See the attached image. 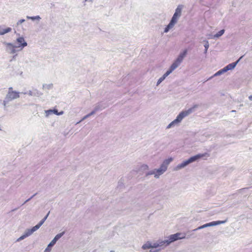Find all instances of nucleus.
<instances>
[{"label": "nucleus", "mask_w": 252, "mask_h": 252, "mask_svg": "<svg viewBox=\"0 0 252 252\" xmlns=\"http://www.w3.org/2000/svg\"><path fill=\"white\" fill-rule=\"evenodd\" d=\"M177 67L174 64H172L169 69L163 74L166 77L172 72Z\"/></svg>", "instance_id": "obj_12"}, {"label": "nucleus", "mask_w": 252, "mask_h": 252, "mask_svg": "<svg viewBox=\"0 0 252 252\" xmlns=\"http://www.w3.org/2000/svg\"><path fill=\"white\" fill-rule=\"evenodd\" d=\"M174 26L171 24V23H169V24L166 26L165 28L164 32L167 33L169 32V31Z\"/></svg>", "instance_id": "obj_25"}, {"label": "nucleus", "mask_w": 252, "mask_h": 252, "mask_svg": "<svg viewBox=\"0 0 252 252\" xmlns=\"http://www.w3.org/2000/svg\"><path fill=\"white\" fill-rule=\"evenodd\" d=\"M36 194V193H35L34 194H33L32 196L31 197H30V198L28 199L27 200H26L25 201V202L23 204H25L26 203H27V202L29 201Z\"/></svg>", "instance_id": "obj_40"}, {"label": "nucleus", "mask_w": 252, "mask_h": 252, "mask_svg": "<svg viewBox=\"0 0 252 252\" xmlns=\"http://www.w3.org/2000/svg\"><path fill=\"white\" fill-rule=\"evenodd\" d=\"M179 18V17L176 16L175 15H173V16L170 22V23H171V24H172L174 26L175 25V24H176V23L177 22L178 19Z\"/></svg>", "instance_id": "obj_21"}, {"label": "nucleus", "mask_w": 252, "mask_h": 252, "mask_svg": "<svg viewBox=\"0 0 252 252\" xmlns=\"http://www.w3.org/2000/svg\"><path fill=\"white\" fill-rule=\"evenodd\" d=\"M50 248L51 247H48V246L44 250V252H50L51 251Z\"/></svg>", "instance_id": "obj_44"}, {"label": "nucleus", "mask_w": 252, "mask_h": 252, "mask_svg": "<svg viewBox=\"0 0 252 252\" xmlns=\"http://www.w3.org/2000/svg\"><path fill=\"white\" fill-rule=\"evenodd\" d=\"M204 46L205 47L204 53L206 54L207 52V51H208V49L209 48V43L208 41H205V43Z\"/></svg>", "instance_id": "obj_28"}, {"label": "nucleus", "mask_w": 252, "mask_h": 252, "mask_svg": "<svg viewBox=\"0 0 252 252\" xmlns=\"http://www.w3.org/2000/svg\"><path fill=\"white\" fill-rule=\"evenodd\" d=\"M111 252H114V251H111Z\"/></svg>", "instance_id": "obj_54"}, {"label": "nucleus", "mask_w": 252, "mask_h": 252, "mask_svg": "<svg viewBox=\"0 0 252 252\" xmlns=\"http://www.w3.org/2000/svg\"><path fill=\"white\" fill-rule=\"evenodd\" d=\"M224 73H225L224 70H223V69H221L219 70L218 71H217L215 74H214V75L213 76L210 77L208 80L211 79L214 77L220 75Z\"/></svg>", "instance_id": "obj_23"}, {"label": "nucleus", "mask_w": 252, "mask_h": 252, "mask_svg": "<svg viewBox=\"0 0 252 252\" xmlns=\"http://www.w3.org/2000/svg\"><path fill=\"white\" fill-rule=\"evenodd\" d=\"M41 18L39 16H33V17H31V19L34 21V20H40Z\"/></svg>", "instance_id": "obj_35"}, {"label": "nucleus", "mask_w": 252, "mask_h": 252, "mask_svg": "<svg viewBox=\"0 0 252 252\" xmlns=\"http://www.w3.org/2000/svg\"><path fill=\"white\" fill-rule=\"evenodd\" d=\"M142 248L143 250L152 248V244L148 242L142 246Z\"/></svg>", "instance_id": "obj_24"}, {"label": "nucleus", "mask_w": 252, "mask_h": 252, "mask_svg": "<svg viewBox=\"0 0 252 252\" xmlns=\"http://www.w3.org/2000/svg\"><path fill=\"white\" fill-rule=\"evenodd\" d=\"M36 230H37L36 229H35V227L33 226L31 229H26L24 234H25L27 237L31 235L34 232H35Z\"/></svg>", "instance_id": "obj_13"}, {"label": "nucleus", "mask_w": 252, "mask_h": 252, "mask_svg": "<svg viewBox=\"0 0 252 252\" xmlns=\"http://www.w3.org/2000/svg\"><path fill=\"white\" fill-rule=\"evenodd\" d=\"M167 170L166 167L161 164L160 167L158 169H155L156 173L155 177L158 179L160 175L163 174Z\"/></svg>", "instance_id": "obj_8"}, {"label": "nucleus", "mask_w": 252, "mask_h": 252, "mask_svg": "<svg viewBox=\"0 0 252 252\" xmlns=\"http://www.w3.org/2000/svg\"><path fill=\"white\" fill-rule=\"evenodd\" d=\"M204 226L205 228L209 227V223H206L204 224Z\"/></svg>", "instance_id": "obj_48"}, {"label": "nucleus", "mask_w": 252, "mask_h": 252, "mask_svg": "<svg viewBox=\"0 0 252 252\" xmlns=\"http://www.w3.org/2000/svg\"><path fill=\"white\" fill-rule=\"evenodd\" d=\"M209 154L207 153L204 154H197L194 156L190 157L188 160H185L183 161L182 163L178 164L177 166L175 167V169L176 170H180L185 167L189 164L198 160L201 158H203L205 157H209Z\"/></svg>", "instance_id": "obj_3"}, {"label": "nucleus", "mask_w": 252, "mask_h": 252, "mask_svg": "<svg viewBox=\"0 0 252 252\" xmlns=\"http://www.w3.org/2000/svg\"><path fill=\"white\" fill-rule=\"evenodd\" d=\"M226 221V220H218L212 221L209 223V227L223 224Z\"/></svg>", "instance_id": "obj_14"}, {"label": "nucleus", "mask_w": 252, "mask_h": 252, "mask_svg": "<svg viewBox=\"0 0 252 252\" xmlns=\"http://www.w3.org/2000/svg\"><path fill=\"white\" fill-rule=\"evenodd\" d=\"M63 111H62L59 113L58 112V115H63Z\"/></svg>", "instance_id": "obj_50"}, {"label": "nucleus", "mask_w": 252, "mask_h": 252, "mask_svg": "<svg viewBox=\"0 0 252 252\" xmlns=\"http://www.w3.org/2000/svg\"><path fill=\"white\" fill-rule=\"evenodd\" d=\"M49 214H50V212H49L48 213V214L46 215V216H45V217L43 219V220L44 221H45V220H46V219H47V218H48V216H49Z\"/></svg>", "instance_id": "obj_46"}, {"label": "nucleus", "mask_w": 252, "mask_h": 252, "mask_svg": "<svg viewBox=\"0 0 252 252\" xmlns=\"http://www.w3.org/2000/svg\"><path fill=\"white\" fill-rule=\"evenodd\" d=\"M36 194V193H35L34 194H33L32 196L31 197H30V198L28 199L27 200H26L25 201V202L23 204H25L26 203H27V202L29 201Z\"/></svg>", "instance_id": "obj_36"}, {"label": "nucleus", "mask_w": 252, "mask_h": 252, "mask_svg": "<svg viewBox=\"0 0 252 252\" xmlns=\"http://www.w3.org/2000/svg\"><path fill=\"white\" fill-rule=\"evenodd\" d=\"M53 113L58 115V110L57 109H53Z\"/></svg>", "instance_id": "obj_45"}, {"label": "nucleus", "mask_w": 252, "mask_h": 252, "mask_svg": "<svg viewBox=\"0 0 252 252\" xmlns=\"http://www.w3.org/2000/svg\"><path fill=\"white\" fill-rule=\"evenodd\" d=\"M26 18H27L28 19H31V16H27L26 17Z\"/></svg>", "instance_id": "obj_53"}, {"label": "nucleus", "mask_w": 252, "mask_h": 252, "mask_svg": "<svg viewBox=\"0 0 252 252\" xmlns=\"http://www.w3.org/2000/svg\"><path fill=\"white\" fill-rule=\"evenodd\" d=\"M24 94H28L30 96H39L42 94L37 91V90L35 89L32 91H29L28 93H24Z\"/></svg>", "instance_id": "obj_10"}, {"label": "nucleus", "mask_w": 252, "mask_h": 252, "mask_svg": "<svg viewBox=\"0 0 252 252\" xmlns=\"http://www.w3.org/2000/svg\"><path fill=\"white\" fill-rule=\"evenodd\" d=\"M44 222L45 221L43 219H42L37 224L34 226L35 228L36 229V230L40 228V227L44 223Z\"/></svg>", "instance_id": "obj_27"}, {"label": "nucleus", "mask_w": 252, "mask_h": 252, "mask_svg": "<svg viewBox=\"0 0 252 252\" xmlns=\"http://www.w3.org/2000/svg\"><path fill=\"white\" fill-rule=\"evenodd\" d=\"M94 112H93V111L90 113L89 114L85 115L84 117H83L82 119L79 121L78 122H77L76 124L77 125L78 124H79L80 122H81L82 121L85 120V119H86L87 118L90 117L91 116H92L93 115H94Z\"/></svg>", "instance_id": "obj_20"}, {"label": "nucleus", "mask_w": 252, "mask_h": 252, "mask_svg": "<svg viewBox=\"0 0 252 252\" xmlns=\"http://www.w3.org/2000/svg\"><path fill=\"white\" fill-rule=\"evenodd\" d=\"M104 108H105V107H102V106L100 104H97L95 106L93 111L94 112V113L95 114L97 111H98L100 110H102Z\"/></svg>", "instance_id": "obj_19"}, {"label": "nucleus", "mask_w": 252, "mask_h": 252, "mask_svg": "<svg viewBox=\"0 0 252 252\" xmlns=\"http://www.w3.org/2000/svg\"><path fill=\"white\" fill-rule=\"evenodd\" d=\"M149 169V166L147 164H143L141 166L140 170L141 171H145Z\"/></svg>", "instance_id": "obj_30"}, {"label": "nucleus", "mask_w": 252, "mask_h": 252, "mask_svg": "<svg viewBox=\"0 0 252 252\" xmlns=\"http://www.w3.org/2000/svg\"><path fill=\"white\" fill-rule=\"evenodd\" d=\"M198 107L199 105L198 104H195L189 109L180 112L177 116L176 118L167 126V128H170L172 126L179 124L184 118L194 112L195 109Z\"/></svg>", "instance_id": "obj_2"}, {"label": "nucleus", "mask_w": 252, "mask_h": 252, "mask_svg": "<svg viewBox=\"0 0 252 252\" xmlns=\"http://www.w3.org/2000/svg\"><path fill=\"white\" fill-rule=\"evenodd\" d=\"M17 56V54H15V55L13 56V58H12V59L13 60H15V58Z\"/></svg>", "instance_id": "obj_51"}, {"label": "nucleus", "mask_w": 252, "mask_h": 252, "mask_svg": "<svg viewBox=\"0 0 252 252\" xmlns=\"http://www.w3.org/2000/svg\"><path fill=\"white\" fill-rule=\"evenodd\" d=\"M204 224L200 226H199L198 227H197V228L193 230V231H196L197 230H199V229H203V228H204Z\"/></svg>", "instance_id": "obj_41"}, {"label": "nucleus", "mask_w": 252, "mask_h": 252, "mask_svg": "<svg viewBox=\"0 0 252 252\" xmlns=\"http://www.w3.org/2000/svg\"><path fill=\"white\" fill-rule=\"evenodd\" d=\"M53 84H43V89L46 90H50L53 88Z\"/></svg>", "instance_id": "obj_26"}, {"label": "nucleus", "mask_w": 252, "mask_h": 252, "mask_svg": "<svg viewBox=\"0 0 252 252\" xmlns=\"http://www.w3.org/2000/svg\"><path fill=\"white\" fill-rule=\"evenodd\" d=\"M166 78V77L163 75L162 76H161L158 81L157 83V86L159 85Z\"/></svg>", "instance_id": "obj_29"}, {"label": "nucleus", "mask_w": 252, "mask_h": 252, "mask_svg": "<svg viewBox=\"0 0 252 252\" xmlns=\"http://www.w3.org/2000/svg\"><path fill=\"white\" fill-rule=\"evenodd\" d=\"M14 92V91H13V88L12 87H10L8 88V92Z\"/></svg>", "instance_id": "obj_47"}, {"label": "nucleus", "mask_w": 252, "mask_h": 252, "mask_svg": "<svg viewBox=\"0 0 252 252\" xmlns=\"http://www.w3.org/2000/svg\"><path fill=\"white\" fill-rule=\"evenodd\" d=\"M172 160L173 158H170L168 159L164 160L161 164L164 166L167 169L168 165Z\"/></svg>", "instance_id": "obj_18"}, {"label": "nucleus", "mask_w": 252, "mask_h": 252, "mask_svg": "<svg viewBox=\"0 0 252 252\" xmlns=\"http://www.w3.org/2000/svg\"><path fill=\"white\" fill-rule=\"evenodd\" d=\"M45 113H46V116H48L49 115L53 113V110L50 109V110H46V111H45Z\"/></svg>", "instance_id": "obj_34"}, {"label": "nucleus", "mask_w": 252, "mask_h": 252, "mask_svg": "<svg viewBox=\"0 0 252 252\" xmlns=\"http://www.w3.org/2000/svg\"><path fill=\"white\" fill-rule=\"evenodd\" d=\"M172 160L173 158H170L168 159L164 160L161 164L164 166L167 169L168 165Z\"/></svg>", "instance_id": "obj_17"}, {"label": "nucleus", "mask_w": 252, "mask_h": 252, "mask_svg": "<svg viewBox=\"0 0 252 252\" xmlns=\"http://www.w3.org/2000/svg\"><path fill=\"white\" fill-rule=\"evenodd\" d=\"M16 42L17 43V47L19 51L22 50V49L27 46L28 44L24 38L22 36L19 37L16 39Z\"/></svg>", "instance_id": "obj_7"}, {"label": "nucleus", "mask_w": 252, "mask_h": 252, "mask_svg": "<svg viewBox=\"0 0 252 252\" xmlns=\"http://www.w3.org/2000/svg\"><path fill=\"white\" fill-rule=\"evenodd\" d=\"M36 194V193H35L34 194H33L32 196L31 197H30V198L28 199L27 200H26L25 201V202L23 204H25L26 203H27V202L29 201Z\"/></svg>", "instance_id": "obj_38"}, {"label": "nucleus", "mask_w": 252, "mask_h": 252, "mask_svg": "<svg viewBox=\"0 0 252 252\" xmlns=\"http://www.w3.org/2000/svg\"><path fill=\"white\" fill-rule=\"evenodd\" d=\"M223 70H224V72H227V71L229 70V69L228 68V67L227 66V65H226V66H225L224 68H222Z\"/></svg>", "instance_id": "obj_43"}, {"label": "nucleus", "mask_w": 252, "mask_h": 252, "mask_svg": "<svg viewBox=\"0 0 252 252\" xmlns=\"http://www.w3.org/2000/svg\"><path fill=\"white\" fill-rule=\"evenodd\" d=\"M3 44L5 46L6 51L10 54H15L17 51H19L17 47V45L12 43L4 41L3 42Z\"/></svg>", "instance_id": "obj_5"}, {"label": "nucleus", "mask_w": 252, "mask_h": 252, "mask_svg": "<svg viewBox=\"0 0 252 252\" xmlns=\"http://www.w3.org/2000/svg\"><path fill=\"white\" fill-rule=\"evenodd\" d=\"M249 98L250 99V100H252V95L249 96Z\"/></svg>", "instance_id": "obj_52"}, {"label": "nucleus", "mask_w": 252, "mask_h": 252, "mask_svg": "<svg viewBox=\"0 0 252 252\" xmlns=\"http://www.w3.org/2000/svg\"><path fill=\"white\" fill-rule=\"evenodd\" d=\"M36 194V193H35L34 194H33L32 196L31 197H30V198L28 199L27 200H26L25 201V202L23 204H25L26 203H27V202L29 201Z\"/></svg>", "instance_id": "obj_37"}, {"label": "nucleus", "mask_w": 252, "mask_h": 252, "mask_svg": "<svg viewBox=\"0 0 252 252\" xmlns=\"http://www.w3.org/2000/svg\"><path fill=\"white\" fill-rule=\"evenodd\" d=\"M25 20L24 19H21L17 22V25H20L24 22Z\"/></svg>", "instance_id": "obj_42"}, {"label": "nucleus", "mask_w": 252, "mask_h": 252, "mask_svg": "<svg viewBox=\"0 0 252 252\" xmlns=\"http://www.w3.org/2000/svg\"><path fill=\"white\" fill-rule=\"evenodd\" d=\"M64 232H63L56 235L54 238L51 241V242L48 244V247H53L57 242V241L61 238L64 234Z\"/></svg>", "instance_id": "obj_9"}, {"label": "nucleus", "mask_w": 252, "mask_h": 252, "mask_svg": "<svg viewBox=\"0 0 252 252\" xmlns=\"http://www.w3.org/2000/svg\"><path fill=\"white\" fill-rule=\"evenodd\" d=\"M183 8V5H179L177 6V8L175 10V12L174 15H176L178 17H180L181 16L182 10Z\"/></svg>", "instance_id": "obj_11"}, {"label": "nucleus", "mask_w": 252, "mask_h": 252, "mask_svg": "<svg viewBox=\"0 0 252 252\" xmlns=\"http://www.w3.org/2000/svg\"><path fill=\"white\" fill-rule=\"evenodd\" d=\"M19 97V92L16 91L8 92L3 102V106L5 107L6 106V104L8 103L10 101L14 99H17Z\"/></svg>", "instance_id": "obj_4"}, {"label": "nucleus", "mask_w": 252, "mask_h": 252, "mask_svg": "<svg viewBox=\"0 0 252 252\" xmlns=\"http://www.w3.org/2000/svg\"><path fill=\"white\" fill-rule=\"evenodd\" d=\"M155 174H156V173L155 169H154L153 170L149 171L147 173H146V176H148L149 175H155Z\"/></svg>", "instance_id": "obj_31"}, {"label": "nucleus", "mask_w": 252, "mask_h": 252, "mask_svg": "<svg viewBox=\"0 0 252 252\" xmlns=\"http://www.w3.org/2000/svg\"><path fill=\"white\" fill-rule=\"evenodd\" d=\"M36 194V193H35L34 194H33L32 196L31 197H30V198L28 199L27 200H26L25 201V202L23 204H25L26 203H27V202L29 201Z\"/></svg>", "instance_id": "obj_39"}, {"label": "nucleus", "mask_w": 252, "mask_h": 252, "mask_svg": "<svg viewBox=\"0 0 252 252\" xmlns=\"http://www.w3.org/2000/svg\"><path fill=\"white\" fill-rule=\"evenodd\" d=\"M224 30H221L220 31H219L218 33H217L216 34H215L213 36V38H217L221 36L224 33Z\"/></svg>", "instance_id": "obj_22"}, {"label": "nucleus", "mask_w": 252, "mask_h": 252, "mask_svg": "<svg viewBox=\"0 0 252 252\" xmlns=\"http://www.w3.org/2000/svg\"><path fill=\"white\" fill-rule=\"evenodd\" d=\"M26 238H27V236H26V235L25 234H24L23 235H22L21 237H20L19 238H18L16 241L19 242V241L24 239Z\"/></svg>", "instance_id": "obj_33"}, {"label": "nucleus", "mask_w": 252, "mask_h": 252, "mask_svg": "<svg viewBox=\"0 0 252 252\" xmlns=\"http://www.w3.org/2000/svg\"><path fill=\"white\" fill-rule=\"evenodd\" d=\"M185 234L182 233H177L174 234H172L169 236L166 239L164 240H158V243L159 250L163 249L167 246L169 245L172 242H174L177 240L183 239L185 238Z\"/></svg>", "instance_id": "obj_1"}, {"label": "nucleus", "mask_w": 252, "mask_h": 252, "mask_svg": "<svg viewBox=\"0 0 252 252\" xmlns=\"http://www.w3.org/2000/svg\"><path fill=\"white\" fill-rule=\"evenodd\" d=\"M159 248L158 241L152 244V248Z\"/></svg>", "instance_id": "obj_32"}, {"label": "nucleus", "mask_w": 252, "mask_h": 252, "mask_svg": "<svg viewBox=\"0 0 252 252\" xmlns=\"http://www.w3.org/2000/svg\"><path fill=\"white\" fill-rule=\"evenodd\" d=\"M159 250H151L150 251V252H158V251H159Z\"/></svg>", "instance_id": "obj_49"}, {"label": "nucleus", "mask_w": 252, "mask_h": 252, "mask_svg": "<svg viewBox=\"0 0 252 252\" xmlns=\"http://www.w3.org/2000/svg\"><path fill=\"white\" fill-rule=\"evenodd\" d=\"M188 50L187 49L184 50L182 52L180 53L179 56H178L176 60L173 63L174 65H175L177 67L180 65V64L182 63L184 59L186 57L187 55Z\"/></svg>", "instance_id": "obj_6"}, {"label": "nucleus", "mask_w": 252, "mask_h": 252, "mask_svg": "<svg viewBox=\"0 0 252 252\" xmlns=\"http://www.w3.org/2000/svg\"><path fill=\"white\" fill-rule=\"evenodd\" d=\"M243 57H241L239 60H238L236 62H234V63H229V64L227 65V66L228 67V68L229 69V70H232L233 69V68H234V67L236 66V65H237V64L239 62V61L240 60V59L242 58Z\"/></svg>", "instance_id": "obj_16"}, {"label": "nucleus", "mask_w": 252, "mask_h": 252, "mask_svg": "<svg viewBox=\"0 0 252 252\" xmlns=\"http://www.w3.org/2000/svg\"><path fill=\"white\" fill-rule=\"evenodd\" d=\"M12 31L11 28H7L6 29H2L0 27V35H3L6 33Z\"/></svg>", "instance_id": "obj_15"}]
</instances>
